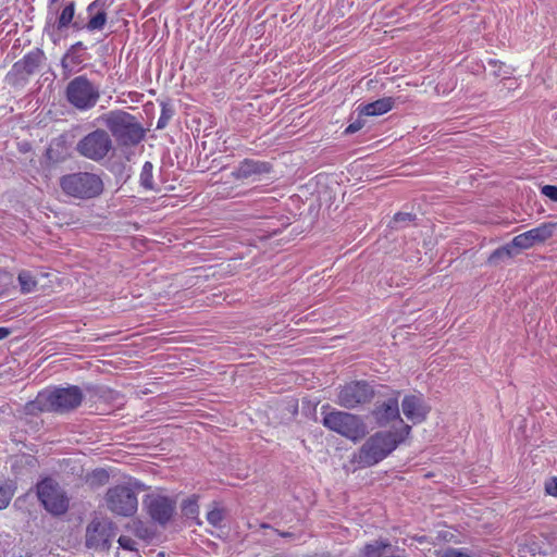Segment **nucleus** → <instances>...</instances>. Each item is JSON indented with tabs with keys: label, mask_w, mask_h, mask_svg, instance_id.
I'll list each match as a JSON object with an SVG mask.
<instances>
[{
	"label": "nucleus",
	"mask_w": 557,
	"mask_h": 557,
	"mask_svg": "<svg viewBox=\"0 0 557 557\" xmlns=\"http://www.w3.org/2000/svg\"><path fill=\"white\" fill-rule=\"evenodd\" d=\"M410 432V425H405L401 431L375 432L362 444L354 460L360 467H372L391 455Z\"/></svg>",
	"instance_id": "1"
},
{
	"label": "nucleus",
	"mask_w": 557,
	"mask_h": 557,
	"mask_svg": "<svg viewBox=\"0 0 557 557\" xmlns=\"http://www.w3.org/2000/svg\"><path fill=\"white\" fill-rule=\"evenodd\" d=\"M83 399L84 395L78 386L46 388L27 405V409L29 412L38 410L64 413L76 409Z\"/></svg>",
	"instance_id": "2"
},
{
	"label": "nucleus",
	"mask_w": 557,
	"mask_h": 557,
	"mask_svg": "<svg viewBox=\"0 0 557 557\" xmlns=\"http://www.w3.org/2000/svg\"><path fill=\"white\" fill-rule=\"evenodd\" d=\"M60 188L67 197L89 200L103 193L104 183L98 173L79 171L61 176Z\"/></svg>",
	"instance_id": "3"
},
{
	"label": "nucleus",
	"mask_w": 557,
	"mask_h": 557,
	"mask_svg": "<svg viewBox=\"0 0 557 557\" xmlns=\"http://www.w3.org/2000/svg\"><path fill=\"white\" fill-rule=\"evenodd\" d=\"M101 121L122 146H136L145 137L143 126L127 112L111 111Z\"/></svg>",
	"instance_id": "4"
},
{
	"label": "nucleus",
	"mask_w": 557,
	"mask_h": 557,
	"mask_svg": "<svg viewBox=\"0 0 557 557\" xmlns=\"http://www.w3.org/2000/svg\"><path fill=\"white\" fill-rule=\"evenodd\" d=\"M322 424L325 428L352 442L362 440L367 434V425L359 416L339 410L322 412Z\"/></svg>",
	"instance_id": "5"
},
{
	"label": "nucleus",
	"mask_w": 557,
	"mask_h": 557,
	"mask_svg": "<svg viewBox=\"0 0 557 557\" xmlns=\"http://www.w3.org/2000/svg\"><path fill=\"white\" fill-rule=\"evenodd\" d=\"M557 223H543L537 227L527 231L513 237L510 244L496 249L488 258L491 263H495L498 259L504 257L510 258L512 256V249H529L537 244H542L549 239Z\"/></svg>",
	"instance_id": "6"
},
{
	"label": "nucleus",
	"mask_w": 557,
	"mask_h": 557,
	"mask_svg": "<svg viewBox=\"0 0 557 557\" xmlns=\"http://www.w3.org/2000/svg\"><path fill=\"white\" fill-rule=\"evenodd\" d=\"M65 97L69 103L79 111H87L94 108L99 98V88L94 85L85 75L77 76L69 82L65 89Z\"/></svg>",
	"instance_id": "7"
},
{
	"label": "nucleus",
	"mask_w": 557,
	"mask_h": 557,
	"mask_svg": "<svg viewBox=\"0 0 557 557\" xmlns=\"http://www.w3.org/2000/svg\"><path fill=\"white\" fill-rule=\"evenodd\" d=\"M75 149L79 156L99 162L113 149V141L107 131L98 128L78 140Z\"/></svg>",
	"instance_id": "8"
},
{
	"label": "nucleus",
	"mask_w": 557,
	"mask_h": 557,
	"mask_svg": "<svg viewBox=\"0 0 557 557\" xmlns=\"http://www.w3.org/2000/svg\"><path fill=\"white\" fill-rule=\"evenodd\" d=\"M37 496L47 511L54 516L67 511L70 499L63 488L52 479L46 478L37 484Z\"/></svg>",
	"instance_id": "9"
},
{
	"label": "nucleus",
	"mask_w": 557,
	"mask_h": 557,
	"mask_svg": "<svg viewBox=\"0 0 557 557\" xmlns=\"http://www.w3.org/2000/svg\"><path fill=\"white\" fill-rule=\"evenodd\" d=\"M104 500L108 509L117 516L131 517L138 508L136 493L126 485H116L109 488Z\"/></svg>",
	"instance_id": "10"
},
{
	"label": "nucleus",
	"mask_w": 557,
	"mask_h": 557,
	"mask_svg": "<svg viewBox=\"0 0 557 557\" xmlns=\"http://www.w3.org/2000/svg\"><path fill=\"white\" fill-rule=\"evenodd\" d=\"M271 172V165L267 162L245 159L239 165L232 171L227 176L226 181L219 186L218 194L222 196H230L225 185L234 182H255L258 181L262 175Z\"/></svg>",
	"instance_id": "11"
},
{
	"label": "nucleus",
	"mask_w": 557,
	"mask_h": 557,
	"mask_svg": "<svg viewBox=\"0 0 557 557\" xmlns=\"http://www.w3.org/2000/svg\"><path fill=\"white\" fill-rule=\"evenodd\" d=\"M115 535V527L109 518L96 517L86 528V545L89 548L107 549Z\"/></svg>",
	"instance_id": "12"
},
{
	"label": "nucleus",
	"mask_w": 557,
	"mask_h": 557,
	"mask_svg": "<svg viewBox=\"0 0 557 557\" xmlns=\"http://www.w3.org/2000/svg\"><path fill=\"white\" fill-rule=\"evenodd\" d=\"M374 397L372 386L364 381H354L341 387L336 403L347 409L369 403Z\"/></svg>",
	"instance_id": "13"
},
{
	"label": "nucleus",
	"mask_w": 557,
	"mask_h": 557,
	"mask_svg": "<svg viewBox=\"0 0 557 557\" xmlns=\"http://www.w3.org/2000/svg\"><path fill=\"white\" fill-rule=\"evenodd\" d=\"M112 4V1L106 3L103 0H95L88 4L86 8V13L88 15L87 23H84L79 17L75 20L73 23V28L76 32L87 29L88 32H100L104 28L108 14L106 9Z\"/></svg>",
	"instance_id": "14"
},
{
	"label": "nucleus",
	"mask_w": 557,
	"mask_h": 557,
	"mask_svg": "<svg viewBox=\"0 0 557 557\" xmlns=\"http://www.w3.org/2000/svg\"><path fill=\"white\" fill-rule=\"evenodd\" d=\"M145 505L152 520L162 525L168 523L175 512V502L160 494L148 495Z\"/></svg>",
	"instance_id": "15"
},
{
	"label": "nucleus",
	"mask_w": 557,
	"mask_h": 557,
	"mask_svg": "<svg viewBox=\"0 0 557 557\" xmlns=\"http://www.w3.org/2000/svg\"><path fill=\"white\" fill-rule=\"evenodd\" d=\"M398 395L399 392H397L395 396L375 405L372 410V416L377 425L386 426L393 420H400Z\"/></svg>",
	"instance_id": "16"
},
{
	"label": "nucleus",
	"mask_w": 557,
	"mask_h": 557,
	"mask_svg": "<svg viewBox=\"0 0 557 557\" xmlns=\"http://www.w3.org/2000/svg\"><path fill=\"white\" fill-rule=\"evenodd\" d=\"M42 55L39 51L27 53L22 60L17 61L10 72V78L17 81H26L33 75L41 62Z\"/></svg>",
	"instance_id": "17"
},
{
	"label": "nucleus",
	"mask_w": 557,
	"mask_h": 557,
	"mask_svg": "<svg viewBox=\"0 0 557 557\" xmlns=\"http://www.w3.org/2000/svg\"><path fill=\"white\" fill-rule=\"evenodd\" d=\"M401 409L405 417L413 424L423 422L430 411L423 399L416 395L405 396L401 401Z\"/></svg>",
	"instance_id": "18"
},
{
	"label": "nucleus",
	"mask_w": 557,
	"mask_h": 557,
	"mask_svg": "<svg viewBox=\"0 0 557 557\" xmlns=\"http://www.w3.org/2000/svg\"><path fill=\"white\" fill-rule=\"evenodd\" d=\"M362 557H404L397 555L392 549V545L386 540H375L368 543L361 549Z\"/></svg>",
	"instance_id": "19"
},
{
	"label": "nucleus",
	"mask_w": 557,
	"mask_h": 557,
	"mask_svg": "<svg viewBox=\"0 0 557 557\" xmlns=\"http://www.w3.org/2000/svg\"><path fill=\"white\" fill-rule=\"evenodd\" d=\"M394 107L392 97H384L367 104H360L358 111L360 115L377 116L391 111Z\"/></svg>",
	"instance_id": "20"
},
{
	"label": "nucleus",
	"mask_w": 557,
	"mask_h": 557,
	"mask_svg": "<svg viewBox=\"0 0 557 557\" xmlns=\"http://www.w3.org/2000/svg\"><path fill=\"white\" fill-rule=\"evenodd\" d=\"M75 12H76V3L71 0L67 1L63 9L61 10L58 20H57V28L59 30L65 29L70 26L73 27V23L75 22Z\"/></svg>",
	"instance_id": "21"
},
{
	"label": "nucleus",
	"mask_w": 557,
	"mask_h": 557,
	"mask_svg": "<svg viewBox=\"0 0 557 557\" xmlns=\"http://www.w3.org/2000/svg\"><path fill=\"white\" fill-rule=\"evenodd\" d=\"M117 543L120 550L116 553V557H139L136 547L137 543L132 537L121 535Z\"/></svg>",
	"instance_id": "22"
},
{
	"label": "nucleus",
	"mask_w": 557,
	"mask_h": 557,
	"mask_svg": "<svg viewBox=\"0 0 557 557\" xmlns=\"http://www.w3.org/2000/svg\"><path fill=\"white\" fill-rule=\"evenodd\" d=\"M152 172H153V164L150 161H146L144 163L140 174H139V184L141 187H144L147 190L154 189Z\"/></svg>",
	"instance_id": "23"
},
{
	"label": "nucleus",
	"mask_w": 557,
	"mask_h": 557,
	"mask_svg": "<svg viewBox=\"0 0 557 557\" xmlns=\"http://www.w3.org/2000/svg\"><path fill=\"white\" fill-rule=\"evenodd\" d=\"M17 280L21 286V292L24 294L32 293L37 285L34 275L29 271H21Z\"/></svg>",
	"instance_id": "24"
},
{
	"label": "nucleus",
	"mask_w": 557,
	"mask_h": 557,
	"mask_svg": "<svg viewBox=\"0 0 557 557\" xmlns=\"http://www.w3.org/2000/svg\"><path fill=\"white\" fill-rule=\"evenodd\" d=\"M225 518V509L218 504H213L211 509L207 512V521L213 527H221Z\"/></svg>",
	"instance_id": "25"
},
{
	"label": "nucleus",
	"mask_w": 557,
	"mask_h": 557,
	"mask_svg": "<svg viewBox=\"0 0 557 557\" xmlns=\"http://www.w3.org/2000/svg\"><path fill=\"white\" fill-rule=\"evenodd\" d=\"M14 486L11 483H4L0 486V510L7 508L14 495Z\"/></svg>",
	"instance_id": "26"
},
{
	"label": "nucleus",
	"mask_w": 557,
	"mask_h": 557,
	"mask_svg": "<svg viewBox=\"0 0 557 557\" xmlns=\"http://www.w3.org/2000/svg\"><path fill=\"white\" fill-rule=\"evenodd\" d=\"M172 116L173 110L166 106H162L161 115L157 122V128H164L168 125L169 121L172 119Z\"/></svg>",
	"instance_id": "27"
},
{
	"label": "nucleus",
	"mask_w": 557,
	"mask_h": 557,
	"mask_svg": "<svg viewBox=\"0 0 557 557\" xmlns=\"http://www.w3.org/2000/svg\"><path fill=\"white\" fill-rule=\"evenodd\" d=\"M542 194L553 201H557V186L545 185L542 187Z\"/></svg>",
	"instance_id": "28"
},
{
	"label": "nucleus",
	"mask_w": 557,
	"mask_h": 557,
	"mask_svg": "<svg viewBox=\"0 0 557 557\" xmlns=\"http://www.w3.org/2000/svg\"><path fill=\"white\" fill-rule=\"evenodd\" d=\"M413 219H414V215L411 213L399 212V213L395 214L394 223L395 224L409 223V222L413 221Z\"/></svg>",
	"instance_id": "29"
},
{
	"label": "nucleus",
	"mask_w": 557,
	"mask_h": 557,
	"mask_svg": "<svg viewBox=\"0 0 557 557\" xmlns=\"http://www.w3.org/2000/svg\"><path fill=\"white\" fill-rule=\"evenodd\" d=\"M545 492L548 495L557 497V479L553 478L545 483Z\"/></svg>",
	"instance_id": "30"
},
{
	"label": "nucleus",
	"mask_w": 557,
	"mask_h": 557,
	"mask_svg": "<svg viewBox=\"0 0 557 557\" xmlns=\"http://www.w3.org/2000/svg\"><path fill=\"white\" fill-rule=\"evenodd\" d=\"M187 516L198 515V505L196 500H188L184 506Z\"/></svg>",
	"instance_id": "31"
},
{
	"label": "nucleus",
	"mask_w": 557,
	"mask_h": 557,
	"mask_svg": "<svg viewBox=\"0 0 557 557\" xmlns=\"http://www.w3.org/2000/svg\"><path fill=\"white\" fill-rule=\"evenodd\" d=\"M363 127V122L356 121L347 126L345 129L346 134H354Z\"/></svg>",
	"instance_id": "32"
},
{
	"label": "nucleus",
	"mask_w": 557,
	"mask_h": 557,
	"mask_svg": "<svg viewBox=\"0 0 557 557\" xmlns=\"http://www.w3.org/2000/svg\"><path fill=\"white\" fill-rule=\"evenodd\" d=\"M445 557H471L469 555H466V554H462V553H459L457 550H450L448 552Z\"/></svg>",
	"instance_id": "33"
},
{
	"label": "nucleus",
	"mask_w": 557,
	"mask_h": 557,
	"mask_svg": "<svg viewBox=\"0 0 557 557\" xmlns=\"http://www.w3.org/2000/svg\"><path fill=\"white\" fill-rule=\"evenodd\" d=\"M11 334L8 327H0V339L7 338Z\"/></svg>",
	"instance_id": "34"
},
{
	"label": "nucleus",
	"mask_w": 557,
	"mask_h": 557,
	"mask_svg": "<svg viewBox=\"0 0 557 557\" xmlns=\"http://www.w3.org/2000/svg\"><path fill=\"white\" fill-rule=\"evenodd\" d=\"M59 0H49L48 1V9L49 10H52L53 5L57 4Z\"/></svg>",
	"instance_id": "35"
}]
</instances>
